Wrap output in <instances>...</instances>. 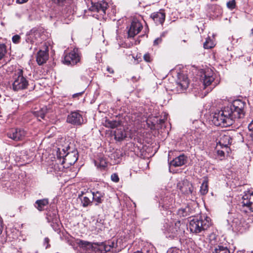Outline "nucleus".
I'll return each instance as SVG.
<instances>
[{"instance_id": "obj_1", "label": "nucleus", "mask_w": 253, "mask_h": 253, "mask_svg": "<svg viewBox=\"0 0 253 253\" xmlns=\"http://www.w3.org/2000/svg\"><path fill=\"white\" fill-rule=\"evenodd\" d=\"M245 103L240 100H235L232 103L215 112L212 119L217 126L227 127L232 125L235 119L244 116Z\"/></svg>"}, {"instance_id": "obj_2", "label": "nucleus", "mask_w": 253, "mask_h": 253, "mask_svg": "<svg viewBox=\"0 0 253 253\" xmlns=\"http://www.w3.org/2000/svg\"><path fill=\"white\" fill-rule=\"evenodd\" d=\"M29 86H30L29 90H33L35 89V85L32 83L31 85L28 79L23 76V70L18 69L16 71L15 77L12 84L13 90L18 91L28 89Z\"/></svg>"}, {"instance_id": "obj_3", "label": "nucleus", "mask_w": 253, "mask_h": 253, "mask_svg": "<svg viewBox=\"0 0 253 253\" xmlns=\"http://www.w3.org/2000/svg\"><path fill=\"white\" fill-rule=\"evenodd\" d=\"M185 225L181 223L180 220L174 223L166 222L164 225V233L167 238L173 239L180 237L184 232Z\"/></svg>"}, {"instance_id": "obj_4", "label": "nucleus", "mask_w": 253, "mask_h": 253, "mask_svg": "<svg viewBox=\"0 0 253 253\" xmlns=\"http://www.w3.org/2000/svg\"><path fill=\"white\" fill-rule=\"evenodd\" d=\"M210 225V217L205 215L195 217L190 221L189 228L192 232L197 234L207 230Z\"/></svg>"}, {"instance_id": "obj_5", "label": "nucleus", "mask_w": 253, "mask_h": 253, "mask_svg": "<svg viewBox=\"0 0 253 253\" xmlns=\"http://www.w3.org/2000/svg\"><path fill=\"white\" fill-rule=\"evenodd\" d=\"M121 240L116 238H113L109 241L107 243L102 244L99 245L97 250L100 253H116L121 251Z\"/></svg>"}, {"instance_id": "obj_6", "label": "nucleus", "mask_w": 253, "mask_h": 253, "mask_svg": "<svg viewBox=\"0 0 253 253\" xmlns=\"http://www.w3.org/2000/svg\"><path fill=\"white\" fill-rule=\"evenodd\" d=\"M159 205L164 210H167L174 201V195L167 190H163L159 195Z\"/></svg>"}, {"instance_id": "obj_7", "label": "nucleus", "mask_w": 253, "mask_h": 253, "mask_svg": "<svg viewBox=\"0 0 253 253\" xmlns=\"http://www.w3.org/2000/svg\"><path fill=\"white\" fill-rule=\"evenodd\" d=\"M214 79L213 73L209 70L205 71L201 75V80L203 82L204 88L208 87V92L211 91L216 85L217 83L214 82Z\"/></svg>"}, {"instance_id": "obj_8", "label": "nucleus", "mask_w": 253, "mask_h": 253, "mask_svg": "<svg viewBox=\"0 0 253 253\" xmlns=\"http://www.w3.org/2000/svg\"><path fill=\"white\" fill-rule=\"evenodd\" d=\"M240 206L245 212H253V192L250 191L245 192Z\"/></svg>"}, {"instance_id": "obj_9", "label": "nucleus", "mask_w": 253, "mask_h": 253, "mask_svg": "<svg viewBox=\"0 0 253 253\" xmlns=\"http://www.w3.org/2000/svg\"><path fill=\"white\" fill-rule=\"evenodd\" d=\"M80 61V56L77 49H74L68 54L65 55L62 60L64 64L74 65Z\"/></svg>"}, {"instance_id": "obj_10", "label": "nucleus", "mask_w": 253, "mask_h": 253, "mask_svg": "<svg viewBox=\"0 0 253 253\" xmlns=\"http://www.w3.org/2000/svg\"><path fill=\"white\" fill-rule=\"evenodd\" d=\"M142 25L140 21L136 19H133L130 26L128 27V38H133L142 30Z\"/></svg>"}, {"instance_id": "obj_11", "label": "nucleus", "mask_w": 253, "mask_h": 253, "mask_svg": "<svg viewBox=\"0 0 253 253\" xmlns=\"http://www.w3.org/2000/svg\"><path fill=\"white\" fill-rule=\"evenodd\" d=\"M26 135V132L21 128H11L7 133L8 137L15 141L22 140Z\"/></svg>"}, {"instance_id": "obj_12", "label": "nucleus", "mask_w": 253, "mask_h": 253, "mask_svg": "<svg viewBox=\"0 0 253 253\" xmlns=\"http://www.w3.org/2000/svg\"><path fill=\"white\" fill-rule=\"evenodd\" d=\"M177 188L184 194H191L193 191L192 184L187 179H184L177 183Z\"/></svg>"}, {"instance_id": "obj_13", "label": "nucleus", "mask_w": 253, "mask_h": 253, "mask_svg": "<svg viewBox=\"0 0 253 253\" xmlns=\"http://www.w3.org/2000/svg\"><path fill=\"white\" fill-rule=\"evenodd\" d=\"M170 155L169 154V167L173 166L174 167H179L185 165L188 161L187 156L184 154H182L179 156L176 157L174 159L172 160H169Z\"/></svg>"}, {"instance_id": "obj_14", "label": "nucleus", "mask_w": 253, "mask_h": 253, "mask_svg": "<svg viewBox=\"0 0 253 253\" xmlns=\"http://www.w3.org/2000/svg\"><path fill=\"white\" fill-rule=\"evenodd\" d=\"M83 122L82 116L77 111L72 112L67 116V122L73 125H80Z\"/></svg>"}, {"instance_id": "obj_15", "label": "nucleus", "mask_w": 253, "mask_h": 253, "mask_svg": "<svg viewBox=\"0 0 253 253\" xmlns=\"http://www.w3.org/2000/svg\"><path fill=\"white\" fill-rule=\"evenodd\" d=\"M109 6L108 3L104 0L92 4L91 10L99 13L101 15L106 14V10Z\"/></svg>"}, {"instance_id": "obj_16", "label": "nucleus", "mask_w": 253, "mask_h": 253, "mask_svg": "<svg viewBox=\"0 0 253 253\" xmlns=\"http://www.w3.org/2000/svg\"><path fill=\"white\" fill-rule=\"evenodd\" d=\"M92 192L91 190L82 191L81 193L79 195V198H80L84 207H86L92 203Z\"/></svg>"}, {"instance_id": "obj_17", "label": "nucleus", "mask_w": 253, "mask_h": 253, "mask_svg": "<svg viewBox=\"0 0 253 253\" xmlns=\"http://www.w3.org/2000/svg\"><path fill=\"white\" fill-rule=\"evenodd\" d=\"M176 84L178 90L183 91L185 90L189 85V81L187 77L183 74H178V79L176 81Z\"/></svg>"}, {"instance_id": "obj_18", "label": "nucleus", "mask_w": 253, "mask_h": 253, "mask_svg": "<svg viewBox=\"0 0 253 253\" xmlns=\"http://www.w3.org/2000/svg\"><path fill=\"white\" fill-rule=\"evenodd\" d=\"M46 218L53 229H55L58 226L59 218L56 211H48L46 214Z\"/></svg>"}, {"instance_id": "obj_19", "label": "nucleus", "mask_w": 253, "mask_h": 253, "mask_svg": "<svg viewBox=\"0 0 253 253\" xmlns=\"http://www.w3.org/2000/svg\"><path fill=\"white\" fill-rule=\"evenodd\" d=\"M48 47H45L44 50H40L37 53L36 61L39 65H42L48 58Z\"/></svg>"}, {"instance_id": "obj_20", "label": "nucleus", "mask_w": 253, "mask_h": 253, "mask_svg": "<svg viewBox=\"0 0 253 253\" xmlns=\"http://www.w3.org/2000/svg\"><path fill=\"white\" fill-rule=\"evenodd\" d=\"M76 244L78 245L82 253H86L88 251L92 249L93 246L91 243L77 239L75 240Z\"/></svg>"}, {"instance_id": "obj_21", "label": "nucleus", "mask_w": 253, "mask_h": 253, "mask_svg": "<svg viewBox=\"0 0 253 253\" xmlns=\"http://www.w3.org/2000/svg\"><path fill=\"white\" fill-rule=\"evenodd\" d=\"M151 17L156 24H163L165 20V13L161 10L159 12H154L151 14Z\"/></svg>"}, {"instance_id": "obj_22", "label": "nucleus", "mask_w": 253, "mask_h": 253, "mask_svg": "<svg viewBox=\"0 0 253 253\" xmlns=\"http://www.w3.org/2000/svg\"><path fill=\"white\" fill-rule=\"evenodd\" d=\"M244 220L241 218H234L232 221L231 226L239 232H243L244 229Z\"/></svg>"}, {"instance_id": "obj_23", "label": "nucleus", "mask_w": 253, "mask_h": 253, "mask_svg": "<svg viewBox=\"0 0 253 253\" xmlns=\"http://www.w3.org/2000/svg\"><path fill=\"white\" fill-rule=\"evenodd\" d=\"M231 138L228 132H223L220 134V137L218 143L221 146L227 147L231 144Z\"/></svg>"}, {"instance_id": "obj_24", "label": "nucleus", "mask_w": 253, "mask_h": 253, "mask_svg": "<svg viewBox=\"0 0 253 253\" xmlns=\"http://www.w3.org/2000/svg\"><path fill=\"white\" fill-rule=\"evenodd\" d=\"M114 135L115 140L121 141L127 137L128 134L124 128H120L114 131Z\"/></svg>"}, {"instance_id": "obj_25", "label": "nucleus", "mask_w": 253, "mask_h": 253, "mask_svg": "<svg viewBox=\"0 0 253 253\" xmlns=\"http://www.w3.org/2000/svg\"><path fill=\"white\" fill-rule=\"evenodd\" d=\"M193 213V210L189 205L186 206L185 208L179 209L177 211V215L180 217H186L192 215Z\"/></svg>"}, {"instance_id": "obj_26", "label": "nucleus", "mask_w": 253, "mask_h": 253, "mask_svg": "<svg viewBox=\"0 0 253 253\" xmlns=\"http://www.w3.org/2000/svg\"><path fill=\"white\" fill-rule=\"evenodd\" d=\"M92 201H94L95 205H98L102 203L104 197V193L100 191H96L95 192H92Z\"/></svg>"}, {"instance_id": "obj_27", "label": "nucleus", "mask_w": 253, "mask_h": 253, "mask_svg": "<svg viewBox=\"0 0 253 253\" xmlns=\"http://www.w3.org/2000/svg\"><path fill=\"white\" fill-rule=\"evenodd\" d=\"M48 204V200L47 199H43L37 200L35 202V207L40 211L44 210V208Z\"/></svg>"}, {"instance_id": "obj_28", "label": "nucleus", "mask_w": 253, "mask_h": 253, "mask_svg": "<svg viewBox=\"0 0 253 253\" xmlns=\"http://www.w3.org/2000/svg\"><path fill=\"white\" fill-rule=\"evenodd\" d=\"M75 153H68L65 157L64 160L69 164L73 165L78 160V157Z\"/></svg>"}, {"instance_id": "obj_29", "label": "nucleus", "mask_w": 253, "mask_h": 253, "mask_svg": "<svg viewBox=\"0 0 253 253\" xmlns=\"http://www.w3.org/2000/svg\"><path fill=\"white\" fill-rule=\"evenodd\" d=\"M47 113V108L46 107H43L38 111H34L33 112V115L36 117L40 121V119H44L45 115Z\"/></svg>"}, {"instance_id": "obj_30", "label": "nucleus", "mask_w": 253, "mask_h": 253, "mask_svg": "<svg viewBox=\"0 0 253 253\" xmlns=\"http://www.w3.org/2000/svg\"><path fill=\"white\" fill-rule=\"evenodd\" d=\"M95 166L100 169H104L107 166V162L103 157H100L98 160L94 161Z\"/></svg>"}, {"instance_id": "obj_31", "label": "nucleus", "mask_w": 253, "mask_h": 253, "mask_svg": "<svg viewBox=\"0 0 253 253\" xmlns=\"http://www.w3.org/2000/svg\"><path fill=\"white\" fill-rule=\"evenodd\" d=\"M121 125V122L119 121L109 120H107L105 122L106 127L114 128L117 127Z\"/></svg>"}, {"instance_id": "obj_32", "label": "nucleus", "mask_w": 253, "mask_h": 253, "mask_svg": "<svg viewBox=\"0 0 253 253\" xmlns=\"http://www.w3.org/2000/svg\"><path fill=\"white\" fill-rule=\"evenodd\" d=\"M212 253H230V252L227 247L222 245H218L215 247Z\"/></svg>"}, {"instance_id": "obj_33", "label": "nucleus", "mask_w": 253, "mask_h": 253, "mask_svg": "<svg viewBox=\"0 0 253 253\" xmlns=\"http://www.w3.org/2000/svg\"><path fill=\"white\" fill-rule=\"evenodd\" d=\"M200 193L202 195L206 194L208 192V183L207 180H204L200 187Z\"/></svg>"}, {"instance_id": "obj_34", "label": "nucleus", "mask_w": 253, "mask_h": 253, "mask_svg": "<svg viewBox=\"0 0 253 253\" xmlns=\"http://www.w3.org/2000/svg\"><path fill=\"white\" fill-rule=\"evenodd\" d=\"M91 224L92 225L91 229V231L98 232L101 230V227L102 226L101 223L98 222L97 221L93 220Z\"/></svg>"}, {"instance_id": "obj_35", "label": "nucleus", "mask_w": 253, "mask_h": 253, "mask_svg": "<svg viewBox=\"0 0 253 253\" xmlns=\"http://www.w3.org/2000/svg\"><path fill=\"white\" fill-rule=\"evenodd\" d=\"M6 46L4 43L0 44V60L2 59L6 53Z\"/></svg>"}, {"instance_id": "obj_36", "label": "nucleus", "mask_w": 253, "mask_h": 253, "mask_svg": "<svg viewBox=\"0 0 253 253\" xmlns=\"http://www.w3.org/2000/svg\"><path fill=\"white\" fill-rule=\"evenodd\" d=\"M214 46L213 42L210 39V38L206 39V42L204 43V47L206 49L211 48Z\"/></svg>"}, {"instance_id": "obj_37", "label": "nucleus", "mask_w": 253, "mask_h": 253, "mask_svg": "<svg viewBox=\"0 0 253 253\" xmlns=\"http://www.w3.org/2000/svg\"><path fill=\"white\" fill-rule=\"evenodd\" d=\"M250 133L253 134V120L249 124L248 126V131L246 132V139H248V135Z\"/></svg>"}, {"instance_id": "obj_38", "label": "nucleus", "mask_w": 253, "mask_h": 253, "mask_svg": "<svg viewBox=\"0 0 253 253\" xmlns=\"http://www.w3.org/2000/svg\"><path fill=\"white\" fill-rule=\"evenodd\" d=\"M236 2L235 0H230L227 3V6L230 9H233L235 7Z\"/></svg>"}, {"instance_id": "obj_39", "label": "nucleus", "mask_w": 253, "mask_h": 253, "mask_svg": "<svg viewBox=\"0 0 253 253\" xmlns=\"http://www.w3.org/2000/svg\"><path fill=\"white\" fill-rule=\"evenodd\" d=\"M144 60L147 62H150L152 59L150 54L148 53H145L143 56Z\"/></svg>"}, {"instance_id": "obj_40", "label": "nucleus", "mask_w": 253, "mask_h": 253, "mask_svg": "<svg viewBox=\"0 0 253 253\" xmlns=\"http://www.w3.org/2000/svg\"><path fill=\"white\" fill-rule=\"evenodd\" d=\"M20 37L18 35H14L12 38V41L14 43H18L20 42Z\"/></svg>"}, {"instance_id": "obj_41", "label": "nucleus", "mask_w": 253, "mask_h": 253, "mask_svg": "<svg viewBox=\"0 0 253 253\" xmlns=\"http://www.w3.org/2000/svg\"><path fill=\"white\" fill-rule=\"evenodd\" d=\"M111 180L115 182H118L119 181V178L117 174L116 173H113L111 175Z\"/></svg>"}, {"instance_id": "obj_42", "label": "nucleus", "mask_w": 253, "mask_h": 253, "mask_svg": "<svg viewBox=\"0 0 253 253\" xmlns=\"http://www.w3.org/2000/svg\"><path fill=\"white\" fill-rule=\"evenodd\" d=\"M36 35H39V33H37L36 34L32 32H31L30 34H29V37L28 38V39L27 40L28 41V42L29 41H30V42H31L32 43V42H34V41L33 40V38L34 37H35Z\"/></svg>"}, {"instance_id": "obj_43", "label": "nucleus", "mask_w": 253, "mask_h": 253, "mask_svg": "<svg viewBox=\"0 0 253 253\" xmlns=\"http://www.w3.org/2000/svg\"><path fill=\"white\" fill-rule=\"evenodd\" d=\"M182 251L176 248H172L168 251V253H181Z\"/></svg>"}, {"instance_id": "obj_44", "label": "nucleus", "mask_w": 253, "mask_h": 253, "mask_svg": "<svg viewBox=\"0 0 253 253\" xmlns=\"http://www.w3.org/2000/svg\"><path fill=\"white\" fill-rule=\"evenodd\" d=\"M162 42V39L161 37H159L155 39L153 42L154 45H158L159 44L161 43Z\"/></svg>"}, {"instance_id": "obj_45", "label": "nucleus", "mask_w": 253, "mask_h": 253, "mask_svg": "<svg viewBox=\"0 0 253 253\" xmlns=\"http://www.w3.org/2000/svg\"><path fill=\"white\" fill-rule=\"evenodd\" d=\"M49 242V239L47 237L45 238L44 239L43 244L45 246L46 249H47L50 247Z\"/></svg>"}, {"instance_id": "obj_46", "label": "nucleus", "mask_w": 253, "mask_h": 253, "mask_svg": "<svg viewBox=\"0 0 253 253\" xmlns=\"http://www.w3.org/2000/svg\"><path fill=\"white\" fill-rule=\"evenodd\" d=\"M167 119V117H166V115H165V117L164 119H159L157 120V124L158 125H162L165 122V120Z\"/></svg>"}, {"instance_id": "obj_47", "label": "nucleus", "mask_w": 253, "mask_h": 253, "mask_svg": "<svg viewBox=\"0 0 253 253\" xmlns=\"http://www.w3.org/2000/svg\"><path fill=\"white\" fill-rule=\"evenodd\" d=\"M247 140L249 142H253V134L252 133H250L248 135V139H247Z\"/></svg>"}, {"instance_id": "obj_48", "label": "nucleus", "mask_w": 253, "mask_h": 253, "mask_svg": "<svg viewBox=\"0 0 253 253\" xmlns=\"http://www.w3.org/2000/svg\"><path fill=\"white\" fill-rule=\"evenodd\" d=\"M54 3H57L59 5L62 4L65 0H52Z\"/></svg>"}, {"instance_id": "obj_49", "label": "nucleus", "mask_w": 253, "mask_h": 253, "mask_svg": "<svg viewBox=\"0 0 253 253\" xmlns=\"http://www.w3.org/2000/svg\"><path fill=\"white\" fill-rule=\"evenodd\" d=\"M2 230H3L2 222L1 217H0V235L2 233Z\"/></svg>"}, {"instance_id": "obj_50", "label": "nucleus", "mask_w": 253, "mask_h": 253, "mask_svg": "<svg viewBox=\"0 0 253 253\" xmlns=\"http://www.w3.org/2000/svg\"><path fill=\"white\" fill-rule=\"evenodd\" d=\"M28 0H16V2L19 4H23L27 1H28Z\"/></svg>"}, {"instance_id": "obj_51", "label": "nucleus", "mask_w": 253, "mask_h": 253, "mask_svg": "<svg viewBox=\"0 0 253 253\" xmlns=\"http://www.w3.org/2000/svg\"><path fill=\"white\" fill-rule=\"evenodd\" d=\"M217 154L218 155H219L221 157L224 156V152L222 151H218Z\"/></svg>"}, {"instance_id": "obj_52", "label": "nucleus", "mask_w": 253, "mask_h": 253, "mask_svg": "<svg viewBox=\"0 0 253 253\" xmlns=\"http://www.w3.org/2000/svg\"><path fill=\"white\" fill-rule=\"evenodd\" d=\"M107 70L110 73L113 74L114 73L113 70L110 67H107Z\"/></svg>"}, {"instance_id": "obj_53", "label": "nucleus", "mask_w": 253, "mask_h": 253, "mask_svg": "<svg viewBox=\"0 0 253 253\" xmlns=\"http://www.w3.org/2000/svg\"><path fill=\"white\" fill-rule=\"evenodd\" d=\"M82 94V92H81V93H77V94H74L73 95V97H75V96H78V95H81Z\"/></svg>"}, {"instance_id": "obj_54", "label": "nucleus", "mask_w": 253, "mask_h": 253, "mask_svg": "<svg viewBox=\"0 0 253 253\" xmlns=\"http://www.w3.org/2000/svg\"><path fill=\"white\" fill-rule=\"evenodd\" d=\"M129 137L131 138H132L133 137V135H132V134H130Z\"/></svg>"}, {"instance_id": "obj_55", "label": "nucleus", "mask_w": 253, "mask_h": 253, "mask_svg": "<svg viewBox=\"0 0 253 253\" xmlns=\"http://www.w3.org/2000/svg\"><path fill=\"white\" fill-rule=\"evenodd\" d=\"M252 33L253 34V28L252 29Z\"/></svg>"}]
</instances>
